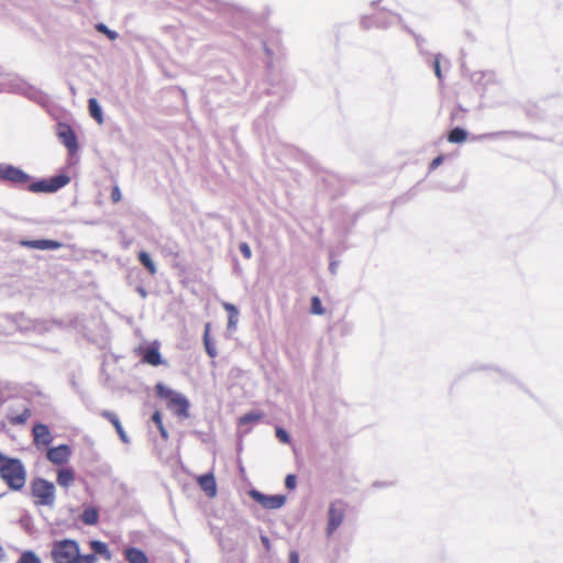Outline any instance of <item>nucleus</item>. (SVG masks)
<instances>
[{
  "instance_id": "nucleus-1",
  "label": "nucleus",
  "mask_w": 563,
  "mask_h": 563,
  "mask_svg": "<svg viewBox=\"0 0 563 563\" xmlns=\"http://www.w3.org/2000/svg\"><path fill=\"white\" fill-rule=\"evenodd\" d=\"M52 560L54 563H96L93 554L79 552V544L75 540L65 539L54 542L52 547Z\"/></svg>"
},
{
  "instance_id": "nucleus-2",
  "label": "nucleus",
  "mask_w": 563,
  "mask_h": 563,
  "mask_svg": "<svg viewBox=\"0 0 563 563\" xmlns=\"http://www.w3.org/2000/svg\"><path fill=\"white\" fill-rule=\"evenodd\" d=\"M0 476L9 488L20 490L26 482V472L19 459L8 457L0 452Z\"/></svg>"
},
{
  "instance_id": "nucleus-3",
  "label": "nucleus",
  "mask_w": 563,
  "mask_h": 563,
  "mask_svg": "<svg viewBox=\"0 0 563 563\" xmlns=\"http://www.w3.org/2000/svg\"><path fill=\"white\" fill-rule=\"evenodd\" d=\"M155 390L157 396L166 401L167 408L170 409L175 416L180 419H186L189 417L190 404L185 396L173 389H169L162 383L156 384Z\"/></svg>"
},
{
  "instance_id": "nucleus-4",
  "label": "nucleus",
  "mask_w": 563,
  "mask_h": 563,
  "mask_svg": "<svg viewBox=\"0 0 563 563\" xmlns=\"http://www.w3.org/2000/svg\"><path fill=\"white\" fill-rule=\"evenodd\" d=\"M31 495L36 506L52 507L55 503V486L44 478H35L31 483Z\"/></svg>"
},
{
  "instance_id": "nucleus-5",
  "label": "nucleus",
  "mask_w": 563,
  "mask_h": 563,
  "mask_svg": "<svg viewBox=\"0 0 563 563\" xmlns=\"http://www.w3.org/2000/svg\"><path fill=\"white\" fill-rule=\"evenodd\" d=\"M347 504L343 500H334L330 504L328 511L327 534L331 536L343 522Z\"/></svg>"
},
{
  "instance_id": "nucleus-6",
  "label": "nucleus",
  "mask_w": 563,
  "mask_h": 563,
  "mask_svg": "<svg viewBox=\"0 0 563 563\" xmlns=\"http://www.w3.org/2000/svg\"><path fill=\"white\" fill-rule=\"evenodd\" d=\"M69 181V177L66 175H57L55 177H52L48 180H40L34 183H29L25 185L27 189L32 192H54L65 185H67Z\"/></svg>"
},
{
  "instance_id": "nucleus-7",
  "label": "nucleus",
  "mask_w": 563,
  "mask_h": 563,
  "mask_svg": "<svg viewBox=\"0 0 563 563\" xmlns=\"http://www.w3.org/2000/svg\"><path fill=\"white\" fill-rule=\"evenodd\" d=\"M0 179L20 186H25L31 181L27 174L11 165H0Z\"/></svg>"
},
{
  "instance_id": "nucleus-8",
  "label": "nucleus",
  "mask_w": 563,
  "mask_h": 563,
  "mask_svg": "<svg viewBox=\"0 0 563 563\" xmlns=\"http://www.w3.org/2000/svg\"><path fill=\"white\" fill-rule=\"evenodd\" d=\"M137 355L141 356L142 362L152 366H158L163 363L162 356L159 353V343L153 342L146 346H140L137 350Z\"/></svg>"
},
{
  "instance_id": "nucleus-9",
  "label": "nucleus",
  "mask_w": 563,
  "mask_h": 563,
  "mask_svg": "<svg viewBox=\"0 0 563 563\" xmlns=\"http://www.w3.org/2000/svg\"><path fill=\"white\" fill-rule=\"evenodd\" d=\"M253 498L267 509H278L284 506L286 497L283 495L267 496L258 492L252 493Z\"/></svg>"
},
{
  "instance_id": "nucleus-10",
  "label": "nucleus",
  "mask_w": 563,
  "mask_h": 563,
  "mask_svg": "<svg viewBox=\"0 0 563 563\" xmlns=\"http://www.w3.org/2000/svg\"><path fill=\"white\" fill-rule=\"evenodd\" d=\"M71 450L67 444H60L47 451V459L56 465H63L68 462Z\"/></svg>"
},
{
  "instance_id": "nucleus-11",
  "label": "nucleus",
  "mask_w": 563,
  "mask_h": 563,
  "mask_svg": "<svg viewBox=\"0 0 563 563\" xmlns=\"http://www.w3.org/2000/svg\"><path fill=\"white\" fill-rule=\"evenodd\" d=\"M35 445H48L53 441L52 433L46 424L35 423L32 429Z\"/></svg>"
},
{
  "instance_id": "nucleus-12",
  "label": "nucleus",
  "mask_w": 563,
  "mask_h": 563,
  "mask_svg": "<svg viewBox=\"0 0 563 563\" xmlns=\"http://www.w3.org/2000/svg\"><path fill=\"white\" fill-rule=\"evenodd\" d=\"M58 137L63 142V144L69 150L70 153H74L77 147V139L73 131V129L67 124H60L58 128Z\"/></svg>"
},
{
  "instance_id": "nucleus-13",
  "label": "nucleus",
  "mask_w": 563,
  "mask_h": 563,
  "mask_svg": "<svg viewBox=\"0 0 563 563\" xmlns=\"http://www.w3.org/2000/svg\"><path fill=\"white\" fill-rule=\"evenodd\" d=\"M200 489L210 498L216 497L218 488L213 473L203 474L197 477Z\"/></svg>"
},
{
  "instance_id": "nucleus-14",
  "label": "nucleus",
  "mask_w": 563,
  "mask_h": 563,
  "mask_svg": "<svg viewBox=\"0 0 563 563\" xmlns=\"http://www.w3.org/2000/svg\"><path fill=\"white\" fill-rule=\"evenodd\" d=\"M20 244L22 246L37 250H57L62 246L59 242L54 240H29L21 241Z\"/></svg>"
},
{
  "instance_id": "nucleus-15",
  "label": "nucleus",
  "mask_w": 563,
  "mask_h": 563,
  "mask_svg": "<svg viewBox=\"0 0 563 563\" xmlns=\"http://www.w3.org/2000/svg\"><path fill=\"white\" fill-rule=\"evenodd\" d=\"M32 416V410L29 407H24L21 412L10 411L7 415V419L12 426H23Z\"/></svg>"
},
{
  "instance_id": "nucleus-16",
  "label": "nucleus",
  "mask_w": 563,
  "mask_h": 563,
  "mask_svg": "<svg viewBox=\"0 0 563 563\" xmlns=\"http://www.w3.org/2000/svg\"><path fill=\"white\" fill-rule=\"evenodd\" d=\"M124 558L129 563H148L146 554L137 548L125 549Z\"/></svg>"
},
{
  "instance_id": "nucleus-17",
  "label": "nucleus",
  "mask_w": 563,
  "mask_h": 563,
  "mask_svg": "<svg viewBox=\"0 0 563 563\" xmlns=\"http://www.w3.org/2000/svg\"><path fill=\"white\" fill-rule=\"evenodd\" d=\"M89 548L92 550V554L97 558V554L102 556L104 560L110 561L112 559V554L108 548V545L99 540H91L89 542Z\"/></svg>"
},
{
  "instance_id": "nucleus-18",
  "label": "nucleus",
  "mask_w": 563,
  "mask_h": 563,
  "mask_svg": "<svg viewBox=\"0 0 563 563\" xmlns=\"http://www.w3.org/2000/svg\"><path fill=\"white\" fill-rule=\"evenodd\" d=\"M75 482V472L70 467L62 468L57 473V484L68 488Z\"/></svg>"
},
{
  "instance_id": "nucleus-19",
  "label": "nucleus",
  "mask_w": 563,
  "mask_h": 563,
  "mask_svg": "<svg viewBox=\"0 0 563 563\" xmlns=\"http://www.w3.org/2000/svg\"><path fill=\"white\" fill-rule=\"evenodd\" d=\"M99 520V511L96 507H87L84 509L81 514V521L85 525L93 526L97 525Z\"/></svg>"
},
{
  "instance_id": "nucleus-20",
  "label": "nucleus",
  "mask_w": 563,
  "mask_h": 563,
  "mask_svg": "<svg viewBox=\"0 0 563 563\" xmlns=\"http://www.w3.org/2000/svg\"><path fill=\"white\" fill-rule=\"evenodd\" d=\"M137 260L146 268V271L150 273V275H155L157 273L156 265L154 264V262L152 261V258L147 252H145V251L139 252Z\"/></svg>"
},
{
  "instance_id": "nucleus-21",
  "label": "nucleus",
  "mask_w": 563,
  "mask_h": 563,
  "mask_svg": "<svg viewBox=\"0 0 563 563\" xmlns=\"http://www.w3.org/2000/svg\"><path fill=\"white\" fill-rule=\"evenodd\" d=\"M210 329H211V324L210 323H206V325H205V333H203V344H205V349H206L207 354L210 357H216L217 356V350H216L214 345L212 344V342L210 340Z\"/></svg>"
},
{
  "instance_id": "nucleus-22",
  "label": "nucleus",
  "mask_w": 563,
  "mask_h": 563,
  "mask_svg": "<svg viewBox=\"0 0 563 563\" xmlns=\"http://www.w3.org/2000/svg\"><path fill=\"white\" fill-rule=\"evenodd\" d=\"M88 109L90 115L99 123L101 124L103 122V115L101 108L98 103V101L95 98L89 99L88 101Z\"/></svg>"
},
{
  "instance_id": "nucleus-23",
  "label": "nucleus",
  "mask_w": 563,
  "mask_h": 563,
  "mask_svg": "<svg viewBox=\"0 0 563 563\" xmlns=\"http://www.w3.org/2000/svg\"><path fill=\"white\" fill-rule=\"evenodd\" d=\"M467 140V133L465 130L461 128H454L448 134V141L450 143H463Z\"/></svg>"
},
{
  "instance_id": "nucleus-24",
  "label": "nucleus",
  "mask_w": 563,
  "mask_h": 563,
  "mask_svg": "<svg viewBox=\"0 0 563 563\" xmlns=\"http://www.w3.org/2000/svg\"><path fill=\"white\" fill-rule=\"evenodd\" d=\"M263 418V413L261 412H247L240 418L241 424L246 423H256Z\"/></svg>"
},
{
  "instance_id": "nucleus-25",
  "label": "nucleus",
  "mask_w": 563,
  "mask_h": 563,
  "mask_svg": "<svg viewBox=\"0 0 563 563\" xmlns=\"http://www.w3.org/2000/svg\"><path fill=\"white\" fill-rule=\"evenodd\" d=\"M100 415L114 427L115 431L122 428V424L114 412L103 410Z\"/></svg>"
},
{
  "instance_id": "nucleus-26",
  "label": "nucleus",
  "mask_w": 563,
  "mask_h": 563,
  "mask_svg": "<svg viewBox=\"0 0 563 563\" xmlns=\"http://www.w3.org/2000/svg\"><path fill=\"white\" fill-rule=\"evenodd\" d=\"M18 563H41V560L33 551H24Z\"/></svg>"
},
{
  "instance_id": "nucleus-27",
  "label": "nucleus",
  "mask_w": 563,
  "mask_h": 563,
  "mask_svg": "<svg viewBox=\"0 0 563 563\" xmlns=\"http://www.w3.org/2000/svg\"><path fill=\"white\" fill-rule=\"evenodd\" d=\"M310 312L312 314H319V316L324 313V308L322 307L321 300L317 296H313L311 298Z\"/></svg>"
},
{
  "instance_id": "nucleus-28",
  "label": "nucleus",
  "mask_w": 563,
  "mask_h": 563,
  "mask_svg": "<svg viewBox=\"0 0 563 563\" xmlns=\"http://www.w3.org/2000/svg\"><path fill=\"white\" fill-rule=\"evenodd\" d=\"M152 420L155 422V424L157 426L163 438H167V431L165 430L164 428V424H163V420H162V413L156 410L153 416H152Z\"/></svg>"
},
{
  "instance_id": "nucleus-29",
  "label": "nucleus",
  "mask_w": 563,
  "mask_h": 563,
  "mask_svg": "<svg viewBox=\"0 0 563 563\" xmlns=\"http://www.w3.org/2000/svg\"><path fill=\"white\" fill-rule=\"evenodd\" d=\"M96 30L104 35L108 36V38L110 40H115L118 38V33L108 29L107 25H104L103 23H98L96 24Z\"/></svg>"
},
{
  "instance_id": "nucleus-30",
  "label": "nucleus",
  "mask_w": 563,
  "mask_h": 563,
  "mask_svg": "<svg viewBox=\"0 0 563 563\" xmlns=\"http://www.w3.org/2000/svg\"><path fill=\"white\" fill-rule=\"evenodd\" d=\"M285 486L287 489L292 490L297 486V477L294 474H288L285 478Z\"/></svg>"
},
{
  "instance_id": "nucleus-31",
  "label": "nucleus",
  "mask_w": 563,
  "mask_h": 563,
  "mask_svg": "<svg viewBox=\"0 0 563 563\" xmlns=\"http://www.w3.org/2000/svg\"><path fill=\"white\" fill-rule=\"evenodd\" d=\"M239 249H240V252L242 253V255L246 258V260H250L252 257V251H251V247L250 245L246 243V242H242L240 245H239Z\"/></svg>"
},
{
  "instance_id": "nucleus-32",
  "label": "nucleus",
  "mask_w": 563,
  "mask_h": 563,
  "mask_svg": "<svg viewBox=\"0 0 563 563\" xmlns=\"http://www.w3.org/2000/svg\"><path fill=\"white\" fill-rule=\"evenodd\" d=\"M276 437L283 443H289L290 441L288 433L282 428H276Z\"/></svg>"
},
{
  "instance_id": "nucleus-33",
  "label": "nucleus",
  "mask_w": 563,
  "mask_h": 563,
  "mask_svg": "<svg viewBox=\"0 0 563 563\" xmlns=\"http://www.w3.org/2000/svg\"><path fill=\"white\" fill-rule=\"evenodd\" d=\"M121 198H122V196H121V190H120L119 186H117V185L113 186L112 190H111V201L113 203H118L121 201Z\"/></svg>"
},
{
  "instance_id": "nucleus-34",
  "label": "nucleus",
  "mask_w": 563,
  "mask_h": 563,
  "mask_svg": "<svg viewBox=\"0 0 563 563\" xmlns=\"http://www.w3.org/2000/svg\"><path fill=\"white\" fill-rule=\"evenodd\" d=\"M433 69H434V73H435V76L438 77V79L442 80V71H441V67H440V59L438 56L433 60Z\"/></svg>"
},
{
  "instance_id": "nucleus-35",
  "label": "nucleus",
  "mask_w": 563,
  "mask_h": 563,
  "mask_svg": "<svg viewBox=\"0 0 563 563\" xmlns=\"http://www.w3.org/2000/svg\"><path fill=\"white\" fill-rule=\"evenodd\" d=\"M443 162V156H438L435 157L431 164H430V169L431 170H434L435 168H438Z\"/></svg>"
},
{
  "instance_id": "nucleus-36",
  "label": "nucleus",
  "mask_w": 563,
  "mask_h": 563,
  "mask_svg": "<svg viewBox=\"0 0 563 563\" xmlns=\"http://www.w3.org/2000/svg\"><path fill=\"white\" fill-rule=\"evenodd\" d=\"M117 433H118V435H119V438H120V440H121L122 442L128 443V441H129V440H128V435H126V433H125V431H124L123 427H122L121 429L117 430Z\"/></svg>"
},
{
  "instance_id": "nucleus-37",
  "label": "nucleus",
  "mask_w": 563,
  "mask_h": 563,
  "mask_svg": "<svg viewBox=\"0 0 563 563\" xmlns=\"http://www.w3.org/2000/svg\"><path fill=\"white\" fill-rule=\"evenodd\" d=\"M117 433H118V435H119V438H120V440H121L122 442L128 443V441H129V440H128V435H126V433H125V431H124L123 427H122L121 429L117 430Z\"/></svg>"
},
{
  "instance_id": "nucleus-38",
  "label": "nucleus",
  "mask_w": 563,
  "mask_h": 563,
  "mask_svg": "<svg viewBox=\"0 0 563 563\" xmlns=\"http://www.w3.org/2000/svg\"><path fill=\"white\" fill-rule=\"evenodd\" d=\"M289 563H299V554L296 551L289 553Z\"/></svg>"
},
{
  "instance_id": "nucleus-39",
  "label": "nucleus",
  "mask_w": 563,
  "mask_h": 563,
  "mask_svg": "<svg viewBox=\"0 0 563 563\" xmlns=\"http://www.w3.org/2000/svg\"><path fill=\"white\" fill-rule=\"evenodd\" d=\"M224 308L230 312V314L238 316V309L233 305L225 303Z\"/></svg>"
},
{
  "instance_id": "nucleus-40",
  "label": "nucleus",
  "mask_w": 563,
  "mask_h": 563,
  "mask_svg": "<svg viewBox=\"0 0 563 563\" xmlns=\"http://www.w3.org/2000/svg\"><path fill=\"white\" fill-rule=\"evenodd\" d=\"M236 317L238 316L230 314V317H229V327H235V324H236Z\"/></svg>"
},
{
  "instance_id": "nucleus-41",
  "label": "nucleus",
  "mask_w": 563,
  "mask_h": 563,
  "mask_svg": "<svg viewBox=\"0 0 563 563\" xmlns=\"http://www.w3.org/2000/svg\"><path fill=\"white\" fill-rule=\"evenodd\" d=\"M264 544H267L268 540L267 538H263Z\"/></svg>"
},
{
  "instance_id": "nucleus-42",
  "label": "nucleus",
  "mask_w": 563,
  "mask_h": 563,
  "mask_svg": "<svg viewBox=\"0 0 563 563\" xmlns=\"http://www.w3.org/2000/svg\"><path fill=\"white\" fill-rule=\"evenodd\" d=\"M264 544H267L268 540L267 538H263Z\"/></svg>"
}]
</instances>
